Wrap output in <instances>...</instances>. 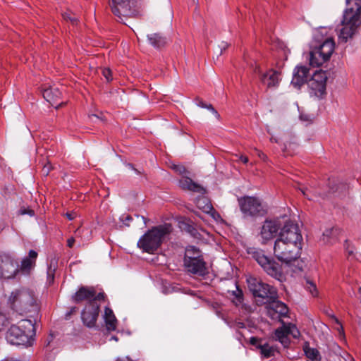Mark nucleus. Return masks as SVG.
Returning a JSON list of instances; mask_svg holds the SVG:
<instances>
[{
    "instance_id": "nucleus-7",
    "label": "nucleus",
    "mask_w": 361,
    "mask_h": 361,
    "mask_svg": "<svg viewBox=\"0 0 361 361\" xmlns=\"http://www.w3.org/2000/svg\"><path fill=\"white\" fill-rule=\"evenodd\" d=\"M335 49L333 38L326 39L320 45L310 52V63L312 66H320L329 60Z\"/></svg>"
},
{
    "instance_id": "nucleus-8",
    "label": "nucleus",
    "mask_w": 361,
    "mask_h": 361,
    "mask_svg": "<svg viewBox=\"0 0 361 361\" xmlns=\"http://www.w3.org/2000/svg\"><path fill=\"white\" fill-rule=\"evenodd\" d=\"M247 283L250 290L255 298L266 300V302L269 300L278 299L277 290L274 286L254 277L249 278Z\"/></svg>"
},
{
    "instance_id": "nucleus-60",
    "label": "nucleus",
    "mask_w": 361,
    "mask_h": 361,
    "mask_svg": "<svg viewBox=\"0 0 361 361\" xmlns=\"http://www.w3.org/2000/svg\"><path fill=\"white\" fill-rule=\"evenodd\" d=\"M4 319V317L0 314V319L3 320Z\"/></svg>"
},
{
    "instance_id": "nucleus-28",
    "label": "nucleus",
    "mask_w": 361,
    "mask_h": 361,
    "mask_svg": "<svg viewBox=\"0 0 361 361\" xmlns=\"http://www.w3.org/2000/svg\"><path fill=\"white\" fill-rule=\"evenodd\" d=\"M104 320L108 331L116 330L117 319L112 310L109 307H106L104 310Z\"/></svg>"
},
{
    "instance_id": "nucleus-39",
    "label": "nucleus",
    "mask_w": 361,
    "mask_h": 361,
    "mask_svg": "<svg viewBox=\"0 0 361 361\" xmlns=\"http://www.w3.org/2000/svg\"><path fill=\"white\" fill-rule=\"evenodd\" d=\"M63 17L66 20L71 21L73 24H76L78 22V18L74 15L73 16L70 13H65L63 14Z\"/></svg>"
},
{
    "instance_id": "nucleus-9",
    "label": "nucleus",
    "mask_w": 361,
    "mask_h": 361,
    "mask_svg": "<svg viewBox=\"0 0 361 361\" xmlns=\"http://www.w3.org/2000/svg\"><path fill=\"white\" fill-rule=\"evenodd\" d=\"M240 211L245 216L257 217L267 213L261 200L255 197L245 196L238 199Z\"/></svg>"
},
{
    "instance_id": "nucleus-53",
    "label": "nucleus",
    "mask_w": 361,
    "mask_h": 361,
    "mask_svg": "<svg viewBox=\"0 0 361 361\" xmlns=\"http://www.w3.org/2000/svg\"><path fill=\"white\" fill-rule=\"evenodd\" d=\"M256 151L257 152V154L258 156L262 159H265L267 158V156L262 152L260 151H258L257 149H256Z\"/></svg>"
},
{
    "instance_id": "nucleus-56",
    "label": "nucleus",
    "mask_w": 361,
    "mask_h": 361,
    "mask_svg": "<svg viewBox=\"0 0 361 361\" xmlns=\"http://www.w3.org/2000/svg\"><path fill=\"white\" fill-rule=\"evenodd\" d=\"M116 361H133V360L129 359L128 357H126L125 359H118Z\"/></svg>"
},
{
    "instance_id": "nucleus-24",
    "label": "nucleus",
    "mask_w": 361,
    "mask_h": 361,
    "mask_svg": "<svg viewBox=\"0 0 361 361\" xmlns=\"http://www.w3.org/2000/svg\"><path fill=\"white\" fill-rule=\"evenodd\" d=\"M341 233V231L338 227H332L331 228H327L323 233L321 240L324 244L332 245L338 240Z\"/></svg>"
},
{
    "instance_id": "nucleus-52",
    "label": "nucleus",
    "mask_w": 361,
    "mask_h": 361,
    "mask_svg": "<svg viewBox=\"0 0 361 361\" xmlns=\"http://www.w3.org/2000/svg\"><path fill=\"white\" fill-rule=\"evenodd\" d=\"M239 159L244 164H247L248 162V158L246 156L241 155Z\"/></svg>"
},
{
    "instance_id": "nucleus-11",
    "label": "nucleus",
    "mask_w": 361,
    "mask_h": 361,
    "mask_svg": "<svg viewBox=\"0 0 361 361\" xmlns=\"http://www.w3.org/2000/svg\"><path fill=\"white\" fill-rule=\"evenodd\" d=\"M72 301L75 303H80L83 301L88 302L104 300L105 294L104 293H97L93 286H81L72 295Z\"/></svg>"
},
{
    "instance_id": "nucleus-5",
    "label": "nucleus",
    "mask_w": 361,
    "mask_h": 361,
    "mask_svg": "<svg viewBox=\"0 0 361 361\" xmlns=\"http://www.w3.org/2000/svg\"><path fill=\"white\" fill-rule=\"evenodd\" d=\"M109 5L118 20L127 25L128 18H136L140 15L137 8V0H109Z\"/></svg>"
},
{
    "instance_id": "nucleus-33",
    "label": "nucleus",
    "mask_w": 361,
    "mask_h": 361,
    "mask_svg": "<svg viewBox=\"0 0 361 361\" xmlns=\"http://www.w3.org/2000/svg\"><path fill=\"white\" fill-rule=\"evenodd\" d=\"M305 353V355L313 361H320L321 360L319 352L315 348H306Z\"/></svg>"
},
{
    "instance_id": "nucleus-36",
    "label": "nucleus",
    "mask_w": 361,
    "mask_h": 361,
    "mask_svg": "<svg viewBox=\"0 0 361 361\" xmlns=\"http://www.w3.org/2000/svg\"><path fill=\"white\" fill-rule=\"evenodd\" d=\"M287 331L288 332V335H292L293 338H298L300 336V332L295 325L291 323H288L286 324Z\"/></svg>"
},
{
    "instance_id": "nucleus-54",
    "label": "nucleus",
    "mask_w": 361,
    "mask_h": 361,
    "mask_svg": "<svg viewBox=\"0 0 361 361\" xmlns=\"http://www.w3.org/2000/svg\"><path fill=\"white\" fill-rule=\"evenodd\" d=\"M1 361H19V360H16V359H14L13 357H6V358L4 359Z\"/></svg>"
},
{
    "instance_id": "nucleus-13",
    "label": "nucleus",
    "mask_w": 361,
    "mask_h": 361,
    "mask_svg": "<svg viewBox=\"0 0 361 361\" xmlns=\"http://www.w3.org/2000/svg\"><path fill=\"white\" fill-rule=\"evenodd\" d=\"M327 78L325 71H316L308 82L311 93L318 98H322L326 94Z\"/></svg>"
},
{
    "instance_id": "nucleus-59",
    "label": "nucleus",
    "mask_w": 361,
    "mask_h": 361,
    "mask_svg": "<svg viewBox=\"0 0 361 361\" xmlns=\"http://www.w3.org/2000/svg\"><path fill=\"white\" fill-rule=\"evenodd\" d=\"M111 339H114L115 341H118V338L116 336H112Z\"/></svg>"
},
{
    "instance_id": "nucleus-6",
    "label": "nucleus",
    "mask_w": 361,
    "mask_h": 361,
    "mask_svg": "<svg viewBox=\"0 0 361 361\" xmlns=\"http://www.w3.org/2000/svg\"><path fill=\"white\" fill-rule=\"evenodd\" d=\"M302 247H295L293 244L277 238L274 243V256L281 262L290 263L300 257Z\"/></svg>"
},
{
    "instance_id": "nucleus-3",
    "label": "nucleus",
    "mask_w": 361,
    "mask_h": 361,
    "mask_svg": "<svg viewBox=\"0 0 361 361\" xmlns=\"http://www.w3.org/2000/svg\"><path fill=\"white\" fill-rule=\"evenodd\" d=\"M35 335L34 324L30 319H22L17 324L10 326L6 333V339L11 344L31 345Z\"/></svg>"
},
{
    "instance_id": "nucleus-12",
    "label": "nucleus",
    "mask_w": 361,
    "mask_h": 361,
    "mask_svg": "<svg viewBox=\"0 0 361 361\" xmlns=\"http://www.w3.org/2000/svg\"><path fill=\"white\" fill-rule=\"evenodd\" d=\"M295 247H302V237L297 224L287 221L281 228L279 237Z\"/></svg>"
},
{
    "instance_id": "nucleus-57",
    "label": "nucleus",
    "mask_w": 361,
    "mask_h": 361,
    "mask_svg": "<svg viewBox=\"0 0 361 361\" xmlns=\"http://www.w3.org/2000/svg\"><path fill=\"white\" fill-rule=\"evenodd\" d=\"M43 172H44V174H48L49 169H47L46 167H44Z\"/></svg>"
},
{
    "instance_id": "nucleus-61",
    "label": "nucleus",
    "mask_w": 361,
    "mask_h": 361,
    "mask_svg": "<svg viewBox=\"0 0 361 361\" xmlns=\"http://www.w3.org/2000/svg\"><path fill=\"white\" fill-rule=\"evenodd\" d=\"M359 293L361 294V287L359 289Z\"/></svg>"
},
{
    "instance_id": "nucleus-21",
    "label": "nucleus",
    "mask_w": 361,
    "mask_h": 361,
    "mask_svg": "<svg viewBox=\"0 0 361 361\" xmlns=\"http://www.w3.org/2000/svg\"><path fill=\"white\" fill-rule=\"evenodd\" d=\"M280 224L277 221L266 220L261 229L260 235L264 240H269L276 236L280 228Z\"/></svg>"
},
{
    "instance_id": "nucleus-37",
    "label": "nucleus",
    "mask_w": 361,
    "mask_h": 361,
    "mask_svg": "<svg viewBox=\"0 0 361 361\" xmlns=\"http://www.w3.org/2000/svg\"><path fill=\"white\" fill-rule=\"evenodd\" d=\"M185 229L194 238H198V236L200 235V233H198L197 230L192 225H187Z\"/></svg>"
},
{
    "instance_id": "nucleus-31",
    "label": "nucleus",
    "mask_w": 361,
    "mask_h": 361,
    "mask_svg": "<svg viewBox=\"0 0 361 361\" xmlns=\"http://www.w3.org/2000/svg\"><path fill=\"white\" fill-rule=\"evenodd\" d=\"M257 348L260 349L261 354L266 358L274 355V349L267 343H260L257 345Z\"/></svg>"
},
{
    "instance_id": "nucleus-41",
    "label": "nucleus",
    "mask_w": 361,
    "mask_h": 361,
    "mask_svg": "<svg viewBox=\"0 0 361 361\" xmlns=\"http://www.w3.org/2000/svg\"><path fill=\"white\" fill-rule=\"evenodd\" d=\"M18 213L20 215H25V214H28L30 216H33L34 215V211L32 209H26V208H21L19 211H18Z\"/></svg>"
},
{
    "instance_id": "nucleus-32",
    "label": "nucleus",
    "mask_w": 361,
    "mask_h": 361,
    "mask_svg": "<svg viewBox=\"0 0 361 361\" xmlns=\"http://www.w3.org/2000/svg\"><path fill=\"white\" fill-rule=\"evenodd\" d=\"M57 267V261L55 259H52L50 262V264L47 270V280L49 283L54 282V274Z\"/></svg>"
},
{
    "instance_id": "nucleus-26",
    "label": "nucleus",
    "mask_w": 361,
    "mask_h": 361,
    "mask_svg": "<svg viewBox=\"0 0 361 361\" xmlns=\"http://www.w3.org/2000/svg\"><path fill=\"white\" fill-rule=\"evenodd\" d=\"M43 97L54 106L57 104L58 100L61 96V91L57 87H50L42 90Z\"/></svg>"
},
{
    "instance_id": "nucleus-50",
    "label": "nucleus",
    "mask_w": 361,
    "mask_h": 361,
    "mask_svg": "<svg viewBox=\"0 0 361 361\" xmlns=\"http://www.w3.org/2000/svg\"><path fill=\"white\" fill-rule=\"evenodd\" d=\"M121 219H122V221H130L133 219V218H132L130 215H126V216H125V215H123V216L121 217Z\"/></svg>"
},
{
    "instance_id": "nucleus-18",
    "label": "nucleus",
    "mask_w": 361,
    "mask_h": 361,
    "mask_svg": "<svg viewBox=\"0 0 361 361\" xmlns=\"http://www.w3.org/2000/svg\"><path fill=\"white\" fill-rule=\"evenodd\" d=\"M309 68L305 66H298L295 68L291 80V85L295 88H300L308 80Z\"/></svg>"
},
{
    "instance_id": "nucleus-58",
    "label": "nucleus",
    "mask_w": 361,
    "mask_h": 361,
    "mask_svg": "<svg viewBox=\"0 0 361 361\" xmlns=\"http://www.w3.org/2000/svg\"><path fill=\"white\" fill-rule=\"evenodd\" d=\"M238 326L239 327H240V328H243V327H244V324H243V323L240 322V323H238Z\"/></svg>"
},
{
    "instance_id": "nucleus-38",
    "label": "nucleus",
    "mask_w": 361,
    "mask_h": 361,
    "mask_svg": "<svg viewBox=\"0 0 361 361\" xmlns=\"http://www.w3.org/2000/svg\"><path fill=\"white\" fill-rule=\"evenodd\" d=\"M102 74L107 82L112 80L111 71L109 68H104L102 69Z\"/></svg>"
},
{
    "instance_id": "nucleus-10",
    "label": "nucleus",
    "mask_w": 361,
    "mask_h": 361,
    "mask_svg": "<svg viewBox=\"0 0 361 361\" xmlns=\"http://www.w3.org/2000/svg\"><path fill=\"white\" fill-rule=\"evenodd\" d=\"M19 273L16 258L7 253H0V278L13 279Z\"/></svg>"
},
{
    "instance_id": "nucleus-48",
    "label": "nucleus",
    "mask_w": 361,
    "mask_h": 361,
    "mask_svg": "<svg viewBox=\"0 0 361 361\" xmlns=\"http://www.w3.org/2000/svg\"><path fill=\"white\" fill-rule=\"evenodd\" d=\"M66 216L69 220H73L75 218L76 214L75 212L66 213Z\"/></svg>"
},
{
    "instance_id": "nucleus-14",
    "label": "nucleus",
    "mask_w": 361,
    "mask_h": 361,
    "mask_svg": "<svg viewBox=\"0 0 361 361\" xmlns=\"http://www.w3.org/2000/svg\"><path fill=\"white\" fill-rule=\"evenodd\" d=\"M342 28L338 33V40L340 42L345 43L357 32L358 28L361 25V20H353L343 18L341 20Z\"/></svg>"
},
{
    "instance_id": "nucleus-25",
    "label": "nucleus",
    "mask_w": 361,
    "mask_h": 361,
    "mask_svg": "<svg viewBox=\"0 0 361 361\" xmlns=\"http://www.w3.org/2000/svg\"><path fill=\"white\" fill-rule=\"evenodd\" d=\"M180 187L184 190H188L192 192L204 194L205 189L200 185L195 183L191 178L184 177L179 181Z\"/></svg>"
},
{
    "instance_id": "nucleus-47",
    "label": "nucleus",
    "mask_w": 361,
    "mask_h": 361,
    "mask_svg": "<svg viewBox=\"0 0 361 361\" xmlns=\"http://www.w3.org/2000/svg\"><path fill=\"white\" fill-rule=\"evenodd\" d=\"M76 307H73L71 308L70 311L66 314V319H68L71 317V315L73 313H75L77 311Z\"/></svg>"
},
{
    "instance_id": "nucleus-43",
    "label": "nucleus",
    "mask_w": 361,
    "mask_h": 361,
    "mask_svg": "<svg viewBox=\"0 0 361 361\" xmlns=\"http://www.w3.org/2000/svg\"><path fill=\"white\" fill-rule=\"evenodd\" d=\"M336 189H334V186L331 187V190H332V192H336L338 188H341V189H344V190L346 189V185L343 183L336 185Z\"/></svg>"
},
{
    "instance_id": "nucleus-19",
    "label": "nucleus",
    "mask_w": 361,
    "mask_h": 361,
    "mask_svg": "<svg viewBox=\"0 0 361 361\" xmlns=\"http://www.w3.org/2000/svg\"><path fill=\"white\" fill-rule=\"evenodd\" d=\"M255 72L260 76L259 79L264 84H267L268 87H277L281 80L280 73L276 71L269 70L265 73H261L259 68L256 66Z\"/></svg>"
},
{
    "instance_id": "nucleus-30",
    "label": "nucleus",
    "mask_w": 361,
    "mask_h": 361,
    "mask_svg": "<svg viewBox=\"0 0 361 361\" xmlns=\"http://www.w3.org/2000/svg\"><path fill=\"white\" fill-rule=\"evenodd\" d=\"M275 339L281 342L284 346H287L289 343L288 338V332L287 331L286 324L283 322V326L274 331Z\"/></svg>"
},
{
    "instance_id": "nucleus-51",
    "label": "nucleus",
    "mask_w": 361,
    "mask_h": 361,
    "mask_svg": "<svg viewBox=\"0 0 361 361\" xmlns=\"http://www.w3.org/2000/svg\"><path fill=\"white\" fill-rule=\"evenodd\" d=\"M174 169H176L179 173H182V172L185 171V168L182 166H176L174 167Z\"/></svg>"
},
{
    "instance_id": "nucleus-1",
    "label": "nucleus",
    "mask_w": 361,
    "mask_h": 361,
    "mask_svg": "<svg viewBox=\"0 0 361 361\" xmlns=\"http://www.w3.org/2000/svg\"><path fill=\"white\" fill-rule=\"evenodd\" d=\"M8 302L11 309L20 314L37 313L39 309L34 293L25 288L13 290Z\"/></svg>"
},
{
    "instance_id": "nucleus-45",
    "label": "nucleus",
    "mask_w": 361,
    "mask_h": 361,
    "mask_svg": "<svg viewBox=\"0 0 361 361\" xmlns=\"http://www.w3.org/2000/svg\"><path fill=\"white\" fill-rule=\"evenodd\" d=\"M228 47V44L227 42H222L221 45H219L220 51H219V55L222 54L223 50H226Z\"/></svg>"
},
{
    "instance_id": "nucleus-55",
    "label": "nucleus",
    "mask_w": 361,
    "mask_h": 361,
    "mask_svg": "<svg viewBox=\"0 0 361 361\" xmlns=\"http://www.w3.org/2000/svg\"><path fill=\"white\" fill-rule=\"evenodd\" d=\"M141 218H142V219L144 221L145 226H147V222H148L149 220L147 218H145V216H142Z\"/></svg>"
},
{
    "instance_id": "nucleus-44",
    "label": "nucleus",
    "mask_w": 361,
    "mask_h": 361,
    "mask_svg": "<svg viewBox=\"0 0 361 361\" xmlns=\"http://www.w3.org/2000/svg\"><path fill=\"white\" fill-rule=\"evenodd\" d=\"M300 190H301L302 195L304 196H305L307 199L312 200V198L310 196L309 190L307 188H300Z\"/></svg>"
},
{
    "instance_id": "nucleus-23",
    "label": "nucleus",
    "mask_w": 361,
    "mask_h": 361,
    "mask_svg": "<svg viewBox=\"0 0 361 361\" xmlns=\"http://www.w3.org/2000/svg\"><path fill=\"white\" fill-rule=\"evenodd\" d=\"M147 40L150 45L158 49L164 48L169 42V39L159 32L147 35Z\"/></svg>"
},
{
    "instance_id": "nucleus-46",
    "label": "nucleus",
    "mask_w": 361,
    "mask_h": 361,
    "mask_svg": "<svg viewBox=\"0 0 361 361\" xmlns=\"http://www.w3.org/2000/svg\"><path fill=\"white\" fill-rule=\"evenodd\" d=\"M235 295L238 301L239 302H241L243 301V292L240 290L238 289L237 293Z\"/></svg>"
},
{
    "instance_id": "nucleus-40",
    "label": "nucleus",
    "mask_w": 361,
    "mask_h": 361,
    "mask_svg": "<svg viewBox=\"0 0 361 361\" xmlns=\"http://www.w3.org/2000/svg\"><path fill=\"white\" fill-rule=\"evenodd\" d=\"M345 248L348 255V257L353 259L355 257L354 249L353 247H350L347 241H345Z\"/></svg>"
},
{
    "instance_id": "nucleus-2",
    "label": "nucleus",
    "mask_w": 361,
    "mask_h": 361,
    "mask_svg": "<svg viewBox=\"0 0 361 361\" xmlns=\"http://www.w3.org/2000/svg\"><path fill=\"white\" fill-rule=\"evenodd\" d=\"M172 231L171 225L164 224L152 227L137 242V247L144 252L152 254L161 245Z\"/></svg>"
},
{
    "instance_id": "nucleus-49",
    "label": "nucleus",
    "mask_w": 361,
    "mask_h": 361,
    "mask_svg": "<svg viewBox=\"0 0 361 361\" xmlns=\"http://www.w3.org/2000/svg\"><path fill=\"white\" fill-rule=\"evenodd\" d=\"M74 243H75V239L73 238H70L67 240V245L69 247H72L74 245Z\"/></svg>"
},
{
    "instance_id": "nucleus-34",
    "label": "nucleus",
    "mask_w": 361,
    "mask_h": 361,
    "mask_svg": "<svg viewBox=\"0 0 361 361\" xmlns=\"http://www.w3.org/2000/svg\"><path fill=\"white\" fill-rule=\"evenodd\" d=\"M305 286L306 289L310 293V294L312 296H314V297L317 296L318 290H317L316 284L312 281H311L309 279H307L305 281Z\"/></svg>"
},
{
    "instance_id": "nucleus-35",
    "label": "nucleus",
    "mask_w": 361,
    "mask_h": 361,
    "mask_svg": "<svg viewBox=\"0 0 361 361\" xmlns=\"http://www.w3.org/2000/svg\"><path fill=\"white\" fill-rule=\"evenodd\" d=\"M197 105L202 108L207 109L208 110L211 111L215 116L219 118L220 117V115L219 113L215 110V109L213 107V106L211 104H207L204 101L200 99H197Z\"/></svg>"
},
{
    "instance_id": "nucleus-27",
    "label": "nucleus",
    "mask_w": 361,
    "mask_h": 361,
    "mask_svg": "<svg viewBox=\"0 0 361 361\" xmlns=\"http://www.w3.org/2000/svg\"><path fill=\"white\" fill-rule=\"evenodd\" d=\"M204 259L202 251L193 245L186 247L185 250L183 263L196 259Z\"/></svg>"
},
{
    "instance_id": "nucleus-4",
    "label": "nucleus",
    "mask_w": 361,
    "mask_h": 361,
    "mask_svg": "<svg viewBox=\"0 0 361 361\" xmlns=\"http://www.w3.org/2000/svg\"><path fill=\"white\" fill-rule=\"evenodd\" d=\"M247 253L258 263L268 275L279 281L281 280L283 277L281 266L274 259L265 255L262 250L250 247L247 249Z\"/></svg>"
},
{
    "instance_id": "nucleus-16",
    "label": "nucleus",
    "mask_w": 361,
    "mask_h": 361,
    "mask_svg": "<svg viewBox=\"0 0 361 361\" xmlns=\"http://www.w3.org/2000/svg\"><path fill=\"white\" fill-rule=\"evenodd\" d=\"M183 266L185 271L192 275L204 277L209 273L207 263L204 259L185 262Z\"/></svg>"
},
{
    "instance_id": "nucleus-22",
    "label": "nucleus",
    "mask_w": 361,
    "mask_h": 361,
    "mask_svg": "<svg viewBox=\"0 0 361 361\" xmlns=\"http://www.w3.org/2000/svg\"><path fill=\"white\" fill-rule=\"evenodd\" d=\"M37 255L38 254L36 251L30 250L28 252V256L23 258L20 265H18L19 272L30 274L31 270L35 267Z\"/></svg>"
},
{
    "instance_id": "nucleus-17",
    "label": "nucleus",
    "mask_w": 361,
    "mask_h": 361,
    "mask_svg": "<svg viewBox=\"0 0 361 361\" xmlns=\"http://www.w3.org/2000/svg\"><path fill=\"white\" fill-rule=\"evenodd\" d=\"M343 18L346 20H361V0H346Z\"/></svg>"
},
{
    "instance_id": "nucleus-15",
    "label": "nucleus",
    "mask_w": 361,
    "mask_h": 361,
    "mask_svg": "<svg viewBox=\"0 0 361 361\" xmlns=\"http://www.w3.org/2000/svg\"><path fill=\"white\" fill-rule=\"evenodd\" d=\"M99 307L97 302L87 303L81 313V319L85 326L88 328H93L96 326Z\"/></svg>"
},
{
    "instance_id": "nucleus-29",
    "label": "nucleus",
    "mask_w": 361,
    "mask_h": 361,
    "mask_svg": "<svg viewBox=\"0 0 361 361\" xmlns=\"http://www.w3.org/2000/svg\"><path fill=\"white\" fill-rule=\"evenodd\" d=\"M197 207L207 214L215 212L210 200L206 197H200L196 200Z\"/></svg>"
},
{
    "instance_id": "nucleus-42",
    "label": "nucleus",
    "mask_w": 361,
    "mask_h": 361,
    "mask_svg": "<svg viewBox=\"0 0 361 361\" xmlns=\"http://www.w3.org/2000/svg\"><path fill=\"white\" fill-rule=\"evenodd\" d=\"M262 341L256 338V337H251L250 343V344L255 345L257 348V345L260 343H262Z\"/></svg>"
},
{
    "instance_id": "nucleus-20",
    "label": "nucleus",
    "mask_w": 361,
    "mask_h": 361,
    "mask_svg": "<svg viewBox=\"0 0 361 361\" xmlns=\"http://www.w3.org/2000/svg\"><path fill=\"white\" fill-rule=\"evenodd\" d=\"M264 303H268L267 305V313L271 317L274 318L275 314H278L280 317H286L288 310L285 303L277 299L269 300Z\"/></svg>"
}]
</instances>
